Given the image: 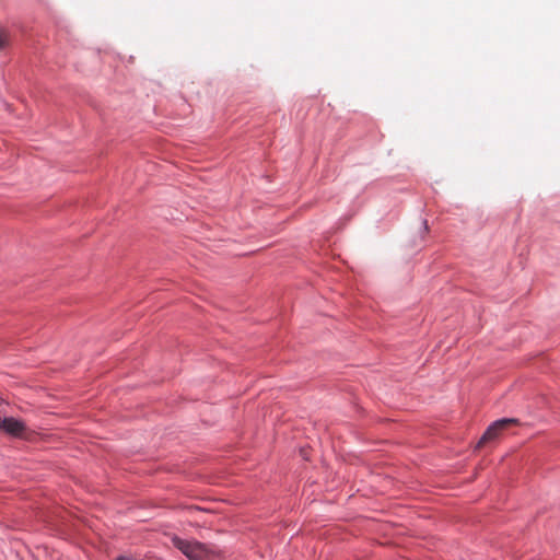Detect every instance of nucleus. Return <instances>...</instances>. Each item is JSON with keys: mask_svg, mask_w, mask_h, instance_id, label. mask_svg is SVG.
<instances>
[{"mask_svg": "<svg viewBox=\"0 0 560 560\" xmlns=\"http://www.w3.org/2000/svg\"><path fill=\"white\" fill-rule=\"evenodd\" d=\"M513 422H515L514 419H500L493 422L480 438L477 447H482L487 443L497 439L500 435V433Z\"/></svg>", "mask_w": 560, "mask_h": 560, "instance_id": "f03ea898", "label": "nucleus"}, {"mask_svg": "<svg viewBox=\"0 0 560 560\" xmlns=\"http://www.w3.org/2000/svg\"><path fill=\"white\" fill-rule=\"evenodd\" d=\"M2 431L15 438H25L27 429L23 421L12 417H4L2 418Z\"/></svg>", "mask_w": 560, "mask_h": 560, "instance_id": "7ed1b4c3", "label": "nucleus"}, {"mask_svg": "<svg viewBox=\"0 0 560 560\" xmlns=\"http://www.w3.org/2000/svg\"><path fill=\"white\" fill-rule=\"evenodd\" d=\"M114 560H137V559L130 555H122V556L117 557Z\"/></svg>", "mask_w": 560, "mask_h": 560, "instance_id": "20e7f679", "label": "nucleus"}, {"mask_svg": "<svg viewBox=\"0 0 560 560\" xmlns=\"http://www.w3.org/2000/svg\"><path fill=\"white\" fill-rule=\"evenodd\" d=\"M174 547L180 550L189 560H223L224 556L215 546L205 545L199 541L186 540L173 537Z\"/></svg>", "mask_w": 560, "mask_h": 560, "instance_id": "f257e3e1", "label": "nucleus"}]
</instances>
